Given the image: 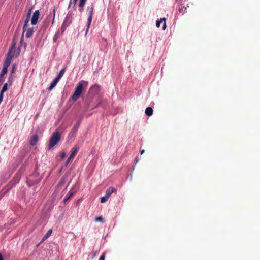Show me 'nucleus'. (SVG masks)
<instances>
[{
    "instance_id": "nucleus-1",
    "label": "nucleus",
    "mask_w": 260,
    "mask_h": 260,
    "mask_svg": "<svg viewBox=\"0 0 260 260\" xmlns=\"http://www.w3.org/2000/svg\"><path fill=\"white\" fill-rule=\"evenodd\" d=\"M82 82H84L86 84V86L88 85V82L82 81L81 82H79L76 85L75 88V91L69 100V102L72 101L73 102H74L77 100V99L80 96L82 93V91L83 89V84Z\"/></svg>"
},
{
    "instance_id": "nucleus-2",
    "label": "nucleus",
    "mask_w": 260,
    "mask_h": 260,
    "mask_svg": "<svg viewBox=\"0 0 260 260\" xmlns=\"http://www.w3.org/2000/svg\"><path fill=\"white\" fill-rule=\"evenodd\" d=\"M94 8V5L93 3H92L90 6H87L86 8V11L88 14V17L87 18V24H86V32H85V35H86L87 33L88 32L89 27L90 26L91 23Z\"/></svg>"
},
{
    "instance_id": "nucleus-3",
    "label": "nucleus",
    "mask_w": 260,
    "mask_h": 260,
    "mask_svg": "<svg viewBox=\"0 0 260 260\" xmlns=\"http://www.w3.org/2000/svg\"><path fill=\"white\" fill-rule=\"evenodd\" d=\"M60 140V135L58 132L53 133L50 138L49 149L56 145Z\"/></svg>"
},
{
    "instance_id": "nucleus-4",
    "label": "nucleus",
    "mask_w": 260,
    "mask_h": 260,
    "mask_svg": "<svg viewBox=\"0 0 260 260\" xmlns=\"http://www.w3.org/2000/svg\"><path fill=\"white\" fill-rule=\"evenodd\" d=\"M186 0H176V2L178 4V11L182 15L186 12L187 8L184 6L185 2Z\"/></svg>"
},
{
    "instance_id": "nucleus-5",
    "label": "nucleus",
    "mask_w": 260,
    "mask_h": 260,
    "mask_svg": "<svg viewBox=\"0 0 260 260\" xmlns=\"http://www.w3.org/2000/svg\"><path fill=\"white\" fill-rule=\"evenodd\" d=\"M78 187L75 185L72 187L71 189L69 191L68 194L66 196V197L63 199V202L65 203L66 202L73 196H74L78 191Z\"/></svg>"
},
{
    "instance_id": "nucleus-6",
    "label": "nucleus",
    "mask_w": 260,
    "mask_h": 260,
    "mask_svg": "<svg viewBox=\"0 0 260 260\" xmlns=\"http://www.w3.org/2000/svg\"><path fill=\"white\" fill-rule=\"evenodd\" d=\"M73 16L74 14L72 12L69 11L67 14L63 23L69 26L70 24L72 22Z\"/></svg>"
},
{
    "instance_id": "nucleus-7",
    "label": "nucleus",
    "mask_w": 260,
    "mask_h": 260,
    "mask_svg": "<svg viewBox=\"0 0 260 260\" xmlns=\"http://www.w3.org/2000/svg\"><path fill=\"white\" fill-rule=\"evenodd\" d=\"M76 126H73L71 131L69 133L68 136V139L69 141L74 140L76 136L77 132L78 131Z\"/></svg>"
},
{
    "instance_id": "nucleus-8",
    "label": "nucleus",
    "mask_w": 260,
    "mask_h": 260,
    "mask_svg": "<svg viewBox=\"0 0 260 260\" xmlns=\"http://www.w3.org/2000/svg\"><path fill=\"white\" fill-rule=\"evenodd\" d=\"M40 15V11L37 10L35 11L32 15V17L31 20V24L33 25H36L38 22V18Z\"/></svg>"
},
{
    "instance_id": "nucleus-9",
    "label": "nucleus",
    "mask_w": 260,
    "mask_h": 260,
    "mask_svg": "<svg viewBox=\"0 0 260 260\" xmlns=\"http://www.w3.org/2000/svg\"><path fill=\"white\" fill-rule=\"evenodd\" d=\"M78 150H79V147H74L72 149V150L71 151V153L66 161V165H68L69 163V162L70 161V160L75 156V155L77 154Z\"/></svg>"
},
{
    "instance_id": "nucleus-10",
    "label": "nucleus",
    "mask_w": 260,
    "mask_h": 260,
    "mask_svg": "<svg viewBox=\"0 0 260 260\" xmlns=\"http://www.w3.org/2000/svg\"><path fill=\"white\" fill-rule=\"evenodd\" d=\"M100 90V86L98 84L92 85L89 89V92L92 94H98Z\"/></svg>"
},
{
    "instance_id": "nucleus-11",
    "label": "nucleus",
    "mask_w": 260,
    "mask_h": 260,
    "mask_svg": "<svg viewBox=\"0 0 260 260\" xmlns=\"http://www.w3.org/2000/svg\"><path fill=\"white\" fill-rule=\"evenodd\" d=\"M15 43L13 44L11 48H10L9 52L7 54V56L13 58L14 56V53L15 52Z\"/></svg>"
},
{
    "instance_id": "nucleus-12",
    "label": "nucleus",
    "mask_w": 260,
    "mask_h": 260,
    "mask_svg": "<svg viewBox=\"0 0 260 260\" xmlns=\"http://www.w3.org/2000/svg\"><path fill=\"white\" fill-rule=\"evenodd\" d=\"M50 18L51 16H49L47 17V18L43 21V25L41 28L42 29H46L48 26L49 23L50 22Z\"/></svg>"
},
{
    "instance_id": "nucleus-13",
    "label": "nucleus",
    "mask_w": 260,
    "mask_h": 260,
    "mask_svg": "<svg viewBox=\"0 0 260 260\" xmlns=\"http://www.w3.org/2000/svg\"><path fill=\"white\" fill-rule=\"evenodd\" d=\"M166 18H160L159 20L156 21V26L157 27L159 28L160 26V24L164 21V24H163V30H165L166 28Z\"/></svg>"
},
{
    "instance_id": "nucleus-14",
    "label": "nucleus",
    "mask_w": 260,
    "mask_h": 260,
    "mask_svg": "<svg viewBox=\"0 0 260 260\" xmlns=\"http://www.w3.org/2000/svg\"><path fill=\"white\" fill-rule=\"evenodd\" d=\"M38 140V136L37 134L34 135L30 140V145L31 146H35L36 145Z\"/></svg>"
},
{
    "instance_id": "nucleus-15",
    "label": "nucleus",
    "mask_w": 260,
    "mask_h": 260,
    "mask_svg": "<svg viewBox=\"0 0 260 260\" xmlns=\"http://www.w3.org/2000/svg\"><path fill=\"white\" fill-rule=\"evenodd\" d=\"M117 190L112 187H110L108 188L106 191L105 195L109 198L110 195L114 192H116Z\"/></svg>"
},
{
    "instance_id": "nucleus-16",
    "label": "nucleus",
    "mask_w": 260,
    "mask_h": 260,
    "mask_svg": "<svg viewBox=\"0 0 260 260\" xmlns=\"http://www.w3.org/2000/svg\"><path fill=\"white\" fill-rule=\"evenodd\" d=\"M34 33V28H29L27 29L26 34L25 37L27 38H29L32 37Z\"/></svg>"
},
{
    "instance_id": "nucleus-17",
    "label": "nucleus",
    "mask_w": 260,
    "mask_h": 260,
    "mask_svg": "<svg viewBox=\"0 0 260 260\" xmlns=\"http://www.w3.org/2000/svg\"><path fill=\"white\" fill-rule=\"evenodd\" d=\"M66 183V178L64 177H62L59 182H58L56 187L58 189H59L60 187H61Z\"/></svg>"
},
{
    "instance_id": "nucleus-18",
    "label": "nucleus",
    "mask_w": 260,
    "mask_h": 260,
    "mask_svg": "<svg viewBox=\"0 0 260 260\" xmlns=\"http://www.w3.org/2000/svg\"><path fill=\"white\" fill-rule=\"evenodd\" d=\"M40 181V180L38 181H32L30 178H27L26 183L28 186L30 187L32 185L38 183Z\"/></svg>"
},
{
    "instance_id": "nucleus-19",
    "label": "nucleus",
    "mask_w": 260,
    "mask_h": 260,
    "mask_svg": "<svg viewBox=\"0 0 260 260\" xmlns=\"http://www.w3.org/2000/svg\"><path fill=\"white\" fill-rule=\"evenodd\" d=\"M57 83L58 82H57L55 79H53L47 89L49 91L51 90L56 85Z\"/></svg>"
},
{
    "instance_id": "nucleus-20",
    "label": "nucleus",
    "mask_w": 260,
    "mask_h": 260,
    "mask_svg": "<svg viewBox=\"0 0 260 260\" xmlns=\"http://www.w3.org/2000/svg\"><path fill=\"white\" fill-rule=\"evenodd\" d=\"M12 59V58L7 56L3 66L9 67L11 62Z\"/></svg>"
},
{
    "instance_id": "nucleus-21",
    "label": "nucleus",
    "mask_w": 260,
    "mask_h": 260,
    "mask_svg": "<svg viewBox=\"0 0 260 260\" xmlns=\"http://www.w3.org/2000/svg\"><path fill=\"white\" fill-rule=\"evenodd\" d=\"M145 114L148 116H151L153 114V109L151 107H147L145 110Z\"/></svg>"
},
{
    "instance_id": "nucleus-22",
    "label": "nucleus",
    "mask_w": 260,
    "mask_h": 260,
    "mask_svg": "<svg viewBox=\"0 0 260 260\" xmlns=\"http://www.w3.org/2000/svg\"><path fill=\"white\" fill-rule=\"evenodd\" d=\"M52 233V230L51 229H50L48 231V232L46 233V234L44 236V237L42 238V241L45 240L47 238H48Z\"/></svg>"
},
{
    "instance_id": "nucleus-23",
    "label": "nucleus",
    "mask_w": 260,
    "mask_h": 260,
    "mask_svg": "<svg viewBox=\"0 0 260 260\" xmlns=\"http://www.w3.org/2000/svg\"><path fill=\"white\" fill-rule=\"evenodd\" d=\"M77 0H70L68 9H69L71 7H75Z\"/></svg>"
},
{
    "instance_id": "nucleus-24",
    "label": "nucleus",
    "mask_w": 260,
    "mask_h": 260,
    "mask_svg": "<svg viewBox=\"0 0 260 260\" xmlns=\"http://www.w3.org/2000/svg\"><path fill=\"white\" fill-rule=\"evenodd\" d=\"M8 68L7 67L3 66V69L2 70V71L0 73V75L5 76L8 72Z\"/></svg>"
},
{
    "instance_id": "nucleus-25",
    "label": "nucleus",
    "mask_w": 260,
    "mask_h": 260,
    "mask_svg": "<svg viewBox=\"0 0 260 260\" xmlns=\"http://www.w3.org/2000/svg\"><path fill=\"white\" fill-rule=\"evenodd\" d=\"M66 67H63L59 72L58 75H57L58 76L60 77V78H61L63 75V74L64 73L65 71H66Z\"/></svg>"
},
{
    "instance_id": "nucleus-26",
    "label": "nucleus",
    "mask_w": 260,
    "mask_h": 260,
    "mask_svg": "<svg viewBox=\"0 0 260 260\" xmlns=\"http://www.w3.org/2000/svg\"><path fill=\"white\" fill-rule=\"evenodd\" d=\"M82 117H80L77 121V122L76 123V124L74 125V126H76L77 127V128L78 129L79 127V125L81 122V121H82Z\"/></svg>"
},
{
    "instance_id": "nucleus-27",
    "label": "nucleus",
    "mask_w": 260,
    "mask_h": 260,
    "mask_svg": "<svg viewBox=\"0 0 260 260\" xmlns=\"http://www.w3.org/2000/svg\"><path fill=\"white\" fill-rule=\"evenodd\" d=\"M39 173L37 171V169H36L34 173L31 174V176L33 177L37 178L39 176Z\"/></svg>"
},
{
    "instance_id": "nucleus-28",
    "label": "nucleus",
    "mask_w": 260,
    "mask_h": 260,
    "mask_svg": "<svg viewBox=\"0 0 260 260\" xmlns=\"http://www.w3.org/2000/svg\"><path fill=\"white\" fill-rule=\"evenodd\" d=\"M109 198L108 197H107L106 195L105 194L104 196L102 197L101 198V203H104L106 201H107L108 199Z\"/></svg>"
},
{
    "instance_id": "nucleus-29",
    "label": "nucleus",
    "mask_w": 260,
    "mask_h": 260,
    "mask_svg": "<svg viewBox=\"0 0 260 260\" xmlns=\"http://www.w3.org/2000/svg\"><path fill=\"white\" fill-rule=\"evenodd\" d=\"M69 26L66 25V24L62 23V25H61V31H62V32H63L67 28V27H68Z\"/></svg>"
},
{
    "instance_id": "nucleus-30",
    "label": "nucleus",
    "mask_w": 260,
    "mask_h": 260,
    "mask_svg": "<svg viewBox=\"0 0 260 260\" xmlns=\"http://www.w3.org/2000/svg\"><path fill=\"white\" fill-rule=\"evenodd\" d=\"M55 16V7H53V10H52V24H53L54 18Z\"/></svg>"
},
{
    "instance_id": "nucleus-31",
    "label": "nucleus",
    "mask_w": 260,
    "mask_h": 260,
    "mask_svg": "<svg viewBox=\"0 0 260 260\" xmlns=\"http://www.w3.org/2000/svg\"><path fill=\"white\" fill-rule=\"evenodd\" d=\"M32 7H31L29 9V10H28V11L27 12V14L26 18H30V16L31 15V13H32Z\"/></svg>"
},
{
    "instance_id": "nucleus-32",
    "label": "nucleus",
    "mask_w": 260,
    "mask_h": 260,
    "mask_svg": "<svg viewBox=\"0 0 260 260\" xmlns=\"http://www.w3.org/2000/svg\"><path fill=\"white\" fill-rule=\"evenodd\" d=\"M87 0H79L78 6H85Z\"/></svg>"
},
{
    "instance_id": "nucleus-33",
    "label": "nucleus",
    "mask_w": 260,
    "mask_h": 260,
    "mask_svg": "<svg viewBox=\"0 0 260 260\" xmlns=\"http://www.w3.org/2000/svg\"><path fill=\"white\" fill-rule=\"evenodd\" d=\"M8 83V85H9V86H11L12 85V76H10L8 79V81L7 82Z\"/></svg>"
},
{
    "instance_id": "nucleus-34",
    "label": "nucleus",
    "mask_w": 260,
    "mask_h": 260,
    "mask_svg": "<svg viewBox=\"0 0 260 260\" xmlns=\"http://www.w3.org/2000/svg\"><path fill=\"white\" fill-rule=\"evenodd\" d=\"M26 28H27V26H26V25H23V28H22L23 32H22V36H21V40H23V35H24V33L25 32V31L26 30Z\"/></svg>"
},
{
    "instance_id": "nucleus-35",
    "label": "nucleus",
    "mask_w": 260,
    "mask_h": 260,
    "mask_svg": "<svg viewBox=\"0 0 260 260\" xmlns=\"http://www.w3.org/2000/svg\"><path fill=\"white\" fill-rule=\"evenodd\" d=\"M95 221L96 222H103V218L102 217H98L95 219Z\"/></svg>"
},
{
    "instance_id": "nucleus-36",
    "label": "nucleus",
    "mask_w": 260,
    "mask_h": 260,
    "mask_svg": "<svg viewBox=\"0 0 260 260\" xmlns=\"http://www.w3.org/2000/svg\"><path fill=\"white\" fill-rule=\"evenodd\" d=\"M5 76L0 75V84H2L5 80Z\"/></svg>"
},
{
    "instance_id": "nucleus-37",
    "label": "nucleus",
    "mask_w": 260,
    "mask_h": 260,
    "mask_svg": "<svg viewBox=\"0 0 260 260\" xmlns=\"http://www.w3.org/2000/svg\"><path fill=\"white\" fill-rule=\"evenodd\" d=\"M58 37H59L58 34L57 33H56L54 35V36L53 37V41L54 42H56L57 41V40L58 39Z\"/></svg>"
},
{
    "instance_id": "nucleus-38",
    "label": "nucleus",
    "mask_w": 260,
    "mask_h": 260,
    "mask_svg": "<svg viewBox=\"0 0 260 260\" xmlns=\"http://www.w3.org/2000/svg\"><path fill=\"white\" fill-rule=\"evenodd\" d=\"M79 7V11L80 12V13H82L84 11V6H78Z\"/></svg>"
},
{
    "instance_id": "nucleus-39",
    "label": "nucleus",
    "mask_w": 260,
    "mask_h": 260,
    "mask_svg": "<svg viewBox=\"0 0 260 260\" xmlns=\"http://www.w3.org/2000/svg\"><path fill=\"white\" fill-rule=\"evenodd\" d=\"M29 18H26V19H25V20L24 21V23L23 25L27 26V24H28V23L29 22Z\"/></svg>"
},
{
    "instance_id": "nucleus-40",
    "label": "nucleus",
    "mask_w": 260,
    "mask_h": 260,
    "mask_svg": "<svg viewBox=\"0 0 260 260\" xmlns=\"http://www.w3.org/2000/svg\"><path fill=\"white\" fill-rule=\"evenodd\" d=\"M105 253H103L99 258V260H105Z\"/></svg>"
},
{
    "instance_id": "nucleus-41",
    "label": "nucleus",
    "mask_w": 260,
    "mask_h": 260,
    "mask_svg": "<svg viewBox=\"0 0 260 260\" xmlns=\"http://www.w3.org/2000/svg\"><path fill=\"white\" fill-rule=\"evenodd\" d=\"M60 157L62 159L66 157V153L65 152H62L60 155Z\"/></svg>"
},
{
    "instance_id": "nucleus-42",
    "label": "nucleus",
    "mask_w": 260,
    "mask_h": 260,
    "mask_svg": "<svg viewBox=\"0 0 260 260\" xmlns=\"http://www.w3.org/2000/svg\"><path fill=\"white\" fill-rule=\"evenodd\" d=\"M92 258H94L96 255V251H93L92 252Z\"/></svg>"
},
{
    "instance_id": "nucleus-43",
    "label": "nucleus",
    "mask_w": 260,
    "mask_h": 260,
    "mask_svg": "<svg viewBox=\"0 0 260 260\" xmlns=\"http://www.w3.org/2000/svg\"><path fill=\"white\" fill-rule=\"evenodd\" d=\"M60 78H61L60 77L57 76L54 79H55L57 82H58Z\"/></svg>"
},
{
    "instance_id": "nucleus-44",
    "label": "nucleus",
    "mask_w": 260,
    "mask_h": 260,
    "mask_svg": "<svg viewBox=\"0 0 260 260\" xmlns=\"http://www.w3.org/2000/svg\"><path fill=\"white\" fill-rule=\"evenodd\" d=\"M139 159L138 158V157H136V159H135V165L134 166L136 165V164L138 162ZM135 167V166H134ZM134 169V167H133V169Z\"/></svg>"
},
{
    "instance_id": "nucleus-45",
    "label": "nucleus",
    "mask_w": 260,
    "mask_h": 260,
    "mask_svg": "<svg viewBox=\"0 0 260 260\" xmlns=\"http://www.w3.org/2000/svg\"><path fill=\"white\" fill-rule=\"evenodd\" d=\"M0 260H3L2 254L0 253Z\"/></svg>"
},
{
    "instance_id": "nucleus-46",
    "label": "nucleus",
    "mask_w": 260,
    "mask_h": 260,
    "mask_svg": "<svg viewBox=\"0 0 260 260\" xmlns=\"http://www.w3.org/2000/svg\"><path fill=\"white\" fill-rule=\"evenodd\" d=\"M144 151H144V150H141V155H142V154H143V153L144 152Z\"/></svg>"
},
{
    "instance_id": "nucleus-47",
    "label": "nucleus",
    "mask_w": 260,
    "mask_h": 260,
    "mask_svg": "<svg viewBox=\"0 0 260 260\" xmlns=\"http://www.w3.org/2000/svg\"><path fill=\"white\" fill-rule=\"evenodd\" d=\"M38 114H37L36 115V116H35V117H36V118H37V117H38Z\"/></svg>"
},
{
    "instance_id": "nucleus-48",
    "label": "nucleus",
    "mask_w": 260,
    "mask_h": 260,
    "mask_svg": "<svg viewBox=\"0 0 260 260\" xmlns=\"http://www.w3.org/2000/svg\"><path fill=\"white\" fill-rule=\"evenodd\" d=\"M69 185V183H68V185H67V186H66V187L65 189H67V187H68Z\"/></svg>"
}]
</instances>
